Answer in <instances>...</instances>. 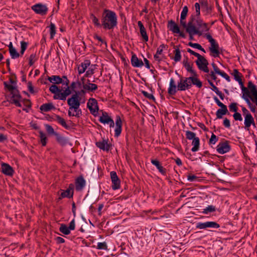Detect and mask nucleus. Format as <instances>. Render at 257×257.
<instances>
[{"instance_id":"9b49d317","label":"nucleus","mask_w":257,"mask_h":257,"mask_svg":"<svg viewBox=\"0 0 257 257\" xmlns=\"http://www.w3.org/2000/svg\"><path fill=\"white\" fill-rule=\"evenodd\" d=\"M99 121L103 124H107L109 125V127H113L114 126V122L113 120L109 116L108 113L106 112L102 113L101 116L99 118Z\"/></svg>"},{"instance_id":"2f4dec72","label":"nucleus","mask_w":257,"mask_h":257,"mask_svg":"<svg viewBox=\"0 0 257 257\" xmlns=\"http://www.w3.org/2000/svg\"><path fill=\"white\" fill-rule=\"evenodd\" d=\"M200 4L202 7L203 11L206 12V15L211 13V8L209 7L207 0H199Z\"/></svg>"},{"instance_id":"20e7f679","label":"nucleus","mask_w":257,"mask_h":257,"mask_svg":"<svg viewBox=\"0 0 257 257\" xmlns=\"http://www.w3.org/2000/svg\"><path fill=\"white\" fill-rule=\"evenodd\" d=\"M81 94L79 91L75 92L70 98L67 99V104L69 105L68 114L69 116L79 117L82 111L80 109V102L79 95Z\"/></svg>"},{"instance_id":"a211bd4d","label":"nucleus","mask_w":257,"mask_h":257,"mask_svg":"<svg viewBox=\"0 0 257 257\" xmlns=\"http://www.w3.org/2000/svg\"><path fill=\"white\" fill-rule=\"evenodd\" d=\"M90 66V61L89 60H85L79 65L78 66V73L81 75L86 71V69Z\"/></svg>"},{"instance_id":"13d9d810","label":"nucleus","mask_w":257,"mask_h":257,"mask_svg":"<svg viewBox=\"0 0 257 257\" xmlns=\"http://www.w3.org/2000/svg\"><path fill=\"white\" fill-rule=\"evenodd\" d=\"M97 248L98 249H107V245L105 242H98L97 245Z\"/></svg>"},{"instance_id":"473e14b6","label":"nucleus","mask_w":257,"mask_h":257,"mask_svg":"<svg viewBox=\"0 0 257 257\" xmlns=\"http://www.w3.org/2000/svg\"><path fill=\"white\" fill-rule=\"evenodd\" d=\"M48 79L51 83H53V85L59 84L63 82L62 78L58 75H52L48 77Z\"/></svg>"},{"instance_id":"338daca9","label":"nucleus","mask_w":257,"mask_h":257,"mask_svg":"<svg viewBox=\"0 0 257 257\" xmlns=\"http://www.w3.org/2000/svg\"><path fill=\"white\" fill-rule=\"evenodd\" d=\"M205 37L206 38V39L208 40L210 43L216 41L215 39H214L211 35L209 33H205Z\"/></svg>"},{"instance_id":"f704fd0d","label":"nucleus","mask_w":257,"mask_h":257,"mask_svg":"<svg viewBox=\"0 0 257 257\" xmlns=\"http://www.w3.org/2000/svg\"><path fill=\"white\" fill-rule=\"evenodd\" d=\"M54 120L65 128H69V126L66 123L65 120L58 115H56Z\"/></svg>"},{"instance_id":"5fc2aeb1","label":"nucleus","mask_w":257,"mask_h":257,"mask_svg":"<svg viewBox=\"0 0 257 257\" xmlns=\"http://www.w3.org/2000/svg\"><path fill=\"white\" fill-rule=\"evenodd\" d=\"M51 38H53L56 34V27L54 24L51 23L50 25Z\"/></svg>"},{"instance_id":"680f3d73","label":"nucleus","mask_w":257,"mask_h":257,"mask_svg":"<svg viewBox=\"0 0 257 257\" xmlns=\"http://www.w3.org/2000/svg\"><path fill=\"white\" fill-rule=\"evenodd\" d=\"M233 117L235 120H239V121L242 120V117L241 116V114L238 112H235L233 114Z\"/></svg>"},{"instance_id":"ddd939ff","label":"nucleus","mask_w":257,"mask_h":257,"mask_svg":"<svg viewBox=\"0 0 257 257\" xmlns=\"http://www.w3.org/2000/svg\"><path fill=\"white\" fill-rule=\"evenodd\" d=\"M210 44L209 50L210 52V55L214 58L218 57L220 54L219 44L216 41Z\"/></svg>"},{"instance_id":"49530a36","label":"nucleus","mask_w":257,"mask_h":257,"mask_svg":"<svg viewBox=\"0 0 257 257\" xmlns=\"http://www.w3.org/2000/svg\"><path fill=\"white\" fill-rule=\"evenodd\" d=\"M90 17L92 20V23L94 24L95 26L97 27L101 26V24H100L98 19L94 15L91 14Z\"/></svg>"},{"instance_id":"72a5a7b5","label":"nucleus","mask_w":257,"mask_h":257,"mask_svg":"<svg viewBox=\"0 0 257 257\" xmlns=\"http://www.w3.org/2000/svg\"><path fill=\"white\" fill-rule=\"evenodd\" d=\"M228 111L226 106L221 107V108L218 109L216 112L217 118H222L223 115L226 114L228 113Z\"/></svg>"},{"instance_id":"f257e3e1","label":"nucleus","mask_w":257,"mask_h":257,"mask_svg":"<svg viewBox=\"0 0 257 257\" xmlns=\"http://www.w3.org/2000/svg\"><path fill=\"white\" fill-rule=\"evenodd\" d=\"M189 25L187 33L191 36L195 35L201 36L209 30L207 23L204 22L200 18H195L193 15L189 18Z\"/></svg>"},{"instance_id":"4d7b16f0","label":"nucleus","mask_w":257,"mask_h":257,"mask_svg":"<svg viewBox=\"0 0 257 257\" xmlns=\"http://www.w3.org/2000/svg\"><path fill=\"white\" fill-rule=\"evenodd\" d=\"M229 108L230 111L236 112L237 111L238 108L237 107V103L233 102L229 105Z\"/></svg>"},{"instance_id":"e2e57ef3","label":"nucleus","mask_w":257,"mask_h":257,"mask_svg":"<svg viewBox=\"0 0 257 257\" xmlns=\"http://www.w3.org/2000/svg\"><path fill=\"white\" fill-rule=\"evenodd\" d=\"M142 93L146 97L148 98V99L152 100L155 99V97L152 94L149 93L145 91H142Z\"/></svg>"},{"instance_id":"6e6d98bb","label":"nucleus","mask_w":257,"mask_h":257,"mask_svg":"<svg viewBox=\"0 0 257 257\" xmlns=\"http://www.w3.org/2000/svg\"><path fill=\"white\" fill-rule=\"evenodd\" d=\"M5 87L11 92V93L14 92V90H18L15 86L12 84H8L6 82H4Z\"/></svg>"},{"instance_id":"4be33fe9","label":"nucleus","mask_w":257,"mask_h":257,"mask_svg":"<svg viewBox=\"0 0 257 257\" xmlns=\"http://www.w3.org/2000/svg\"><path fill=\"white\" fill-rule=\"evenodd\" d=\"M85 180L83 177H78L75 181V188L77 191H81L85 186Z\"/></svg>"},{"instance_id":"c9c22d12","label":"nucleus","mask_w":257,"mask_h":257,"mask_svg":"<svg viewBox=\"0 0 257 257\" xmlns=\"http://www.w3.org/2000/svg\"><path fill=\"white\" fill-rule=\"evenodd\" d=\"M192 145L193 146L191 151L193 152H197L199 150L200 146V140L198 137H196L192 140Z\"/></svg>"},{"instance_id":"4468645a","label":"nucleus","mask_w":257,"mask_h":257,"mask_svg":"<svg viewBox=\"0 0 257 257\" xmlns=\"http://www.w3.org/2000/svg\"><path fill=\"white\" fill-rule=\"evenodd\" d=\"M168 28L173 33L179 34L180 36L183 38L185 37L184 34L180 31L178 25L173 20H171L168 22Z\"/></svg>"},{"instance_id":"39448f33","label":"nucleus","mask_w":257,"mask_h":257,"mask_svg":"<svg viewBox=\"0 0 257 257\" xmlns=\"http://www.w3.org/2000/svg\"><path fill=\"white\" fill-rule=\"evenodd\" d=\"M192 84L199 88L202 86V82L197 77H181L177 83V90L178 91H185L189 89Z\"/></svg>"},{"instance_id":"3c124183","label":"nucleus","mask_w":257,"mask_h":257,"mask_svg":"<svg viewBox=\"0 0 257 257\" xmlns=\"http://www.w3.org/2000/svg\"><path fill=\"white\" fill-rule=\"evenodd\" d=\"M45 128L47 132L49 135H54V136H55V134L57 133L54 131V130L52 127V126L49 124H46Z\"/></svg>"},{"instance_id":"0e129e2a","label":"nucleus","mask_w":257,"mask_h":257,"mask_svg":"<svg viewBox=\"0 0 257 257\" xmlns=\"http://www.w3.org/2000/svg\"><path fill=\"white\" fill-rule=\"evenodd\" d=\"M196 227L198 229H206V222H198L196 224Z\"/></svg>"},{"instance_id":"9d476101","label":"nucleus","mask_w":257,"mask_h":257,"mask_svg":"<svg viewBox=\"0 0 257 257\" xmlns=\"http://www.w3.org/2000/svg\"><path fill=\"white\" fill-rule=\"evenodd\" d=\"M252 96L253 95L251 94V90L249 89V90L242 93V98L245 101L251 111L255 112L256 110L255 106L253 105L250 102L251 98H252Z\"/></svg>"},{"instance_id":"774afa93","label":"nucleus","mask_w":257,"mask_h":257,"mask_svg":"<svg viewBox=\"0 0 257 257\" xmlns=\"http://www.w3.org/2000/svg\"><path fill=\"white\" fill-rule=\"evenodd\" d=\"M208 82L209 84L212 86V90L214 91L216 93L218 92L219 91L218 88L215 86L212 82H211L210 80H208Z\"/></svg>"},{"instance_id":"393cba45","label":"nucleus","mask_w":257,"mask_h":257,"mask_svg":"<svg viewBox=\"0 0 257 257\" xmlns=\"http://www.w3.org/2000/svg\"><path fill=\"white\" fill-rule=\"evenodd\" d=\"M167 48V46L164 44H161L157 49L156 53L154 55V58L156 61L160 62L162 60L160 55L162 54L164 49Z\"/></svg>"},{"instance_id":"c756f323","label":"nucleus","mask_w":257,"mask_h":257,"mask_svg":"<svg viewBox=\"0 0 257 257\" xmlns=\"http://www.w3.org/2000/svg\"><path fill=\"white\" fill-rule=\"evenodd\" d=\"M253 120L254 118L251 114L244 116V128L249 131L251 123H253Z\"/></svg>"},{"instance_id":"864d4df0","label":"nucleus","mask_w":257,"mask_h":257,"mask_svg":"<svg viewBox=\"0 0 257 257\" xmlns=\"http://www.w3.org/2000/svg\"><path fill=\"white\" fill-rule=\"evenodd\" d=\"M28 46V43L25 41H22L21 42V51L20 53L21 55H23L25 51L26 50Z\"/></svg>"},{"instance_id":"dca6fc26","label":"nucleus","mask_w":257,"mask_h":257,"mask_svg":"<svg viewBox=\"0 0 257 257\" xmlns=\"http://www.w3.org/2000/svg\"><path fill=\"white\" fill-rule=\"evenodd\" d=\"M110 177L112 181L111 187L113 190H116L120 188V180L115 172H110Z\"/></svg>"},{"instance_id":"6e6552de","label":"nucleus","mask_w":257,"mask_h":257,"mask_svg":"<svg viewBox=\"0 0 257 257\" xmlns=\"http://www.w3.org/2000/svg\"><path fill=\"white\" fill-rule=\"evenodd\" d=\"M31 9L36 14L41 16L46 15L48 11L47 5L42 3L35 4L31 7Z\"/></svg>"},{"instance_id":"c85d7f7f","label":"nucleus","mask_w":257,"mask_h":257,"mask_svg":"<svg viewBox=\"0 0 257 257\" xmlns=\"http://www.w3.org/2000/svg\"><path fill=\"white\" fill-rule=\"evenodd\" d=\"M151 163L153 165L155 166L156 168L158 169L159 171L163 175H166V169L164 168L160 162L157 159H152L151 160Z\"/></svg>"},{"instance_id":"f3484780","label":"nucleus","mask_w":257,"mask_h":257,"mask_svg":"<svg viewBox=\"0 0 257 257\" xmlns=\"http://www.w3.org/2000/svg\"><path fill=\"white\" fill-rule=\"evenodd\" d=\"M15 91L11 93V100L12 103H14L17 106L22 107L21 103V96L18 90H14Z\"/></svg>"},{"instance_id":"bf43d9fd","label":"nucleus","mask_w":257,"mask_h":257,"mask_svg":"<svg viewBox=\"0 0 257 257\" xmlns=\"http://www.w3.org/2000/svg\"><path fill=\"white\" fill-rule=\"evenodd\" d=\"M180 24L185 29L187 33L188 29L189 28V22L186 24L185 19H182L181 18H180Z\"/></svg>"},{"instance_id":"603ef678","label":"nucleus","mask_w":257,"mask_h":257,"mask_svg":"<svg viewBox=\"0 0 257 257\" xmlns=\"http://www.w3.org/2000/svg\"><path fill=\"white\" fill-rule=\"evenodd\" d=\"M188 12V9L187 6H184L181 12L180 18H181L182 19H186Z\"/></svg>"},{"instance_id":"8fccbe9b","label":"nucleus","mask_w":257,"mask_h":257,"mask_svg":"<svg viewBox=\"0 0 257 257\" xmlns=\"http://www.w3.org/2000/svg\"><path fill=\"white\" fill-rule=\"evenodd\" d=\"M37 60L36 54H32L29 58V64L30 66H32Z\"/></svg>"},{"instance_id":"aec40b11","label":"nucleus","mask_w":257,"mask_h":257,"mask_svg":"<svg viewBox=\"0 0 257 257\" xmlns=\"http://www.w3.org/2000/svg\"><path fill=\"white\" fill-rule=\"evenodd\" d=\"M73 195V185L71 184L68 189L66 190H63L61 193L60 196L59 197V199H61L63 198H71Z\"/></svg>"},{"instance_id":"58836bf2","label":"nucleus","mask_w":257,"mask_h":257,"mask_svg":"<svg viewBox=\"0 0 257 257\" xmlns=\"http://www.w3.org/2000/svg\"><path fill=\"white\" fill-rule=\"evenodd\" d=\"M216 210V207L214 206L209 205L206 208H204L202 212L204 214H208L209 213L215 212Z\"/></svg>"},{"instance_id":"423d86ee","label":"nucleus","mask_w":257,"mask_h":257,"mask_svg":"<svg viewBox=\"0 0 257 257\" xmlns=\"http://www.w3.org/2000/svg\"><path fill=\"white\" fill-rule=\"evenodd\" d=\"M196 65L198 69L205 73L209 72L208 66V62L207 60L203 56L200 55L195 61Z\"/></svg>"},{"instance_id":"c03bdc74","label":"nucleus","mask_w":257,"mask_h":257,"mask_svg":"<svg viewBox=\"0 0 257 257\" xmlns=\"http://www.w3.org/2000/svg\"><path fill=\"white\" fill-rule=\"evenodd\" d=\"M175 56L174 57V60L175 62L180 61L181 59V52L179 48L176 49L174 51Z\"/></svg>"},{"instance_id":"ea45409f","label":"nucleus","mask_w":257,"mask_h":257,"mask_svg":"<svg viewBox=\"0 0 257 257\" xmlns=\"http://www.w3.org/2000/svg\"><path fill=\"white\" fill-rule=\"evenodd\" d=\"M96 69L95 65H90V66L88 68V70H86L85 77H88L91 76L94 73V70Z\"/></svg>"},{"instance_id":"37998d69","label":"nucleus","mask_w":257,"mask_h":257,"mask_svg":"<svg viewBox=\"0 0 257 257\" xmlns=\"http://www.w3.org/2000/svg\"><path fill=\"white\" fill-rule=\"evenodd\" d=\"M39 136L40 138V142L43 146H45L47 144V137L46 135L42 132H39Z\"/></svg>"},{"instance_id":"f03ea898","label":"nucleus","mask_w":257,"mask_h":257,"mask_svg":"<svg viewBox=\"0 0 257 257\" xmlns=\"http://www.w3.org/2000/svg\"><path fill=\"white\" fill-rule=\"evenodd\" d=\"M62 78L63 79L62 84L65 85L63 92H62L63 90L62 87H59L56 85H52L49 88L50 91L54 94L53 96L54 99L64 100L66 99V97L71 93V91L68 86L69 81L67 76H63Z\"/></svg>"},{"instance_id":"052dcab7","label":"nucleus","mask_w":257,"mask_h":257,"mask_svg":"<svg viewBox=\"0 0 257 257\" xmlns=\"http://www.w3.org/2000/svg\"><path fill=\"white\" fill-rule=\"evenodd\" d=\"M218 141V138L214 134H212L209 140V144L214 145Z\"/></svg>"},{"instance_id":"09e8293b","label":"nucleus","mask_w":257,"mask_h":257,"mask_svg":"<svg viewBox=\"0 0 257 257\" xmlns=\"http://www.w3.org/2000/svg\"><path fill=\"white\" fill-rule=\"evenodd\" d=\"M9 52L13 59L17 58L20 56V54L17 51L15 48L11 49V50L9 51Z\"/></svg>"},{"instance_id":"7c9ffc66","label":"nucleus","mask_w":257,"mask_h":257,"mask_svg":"<svg viewBox=\"0 0 257 257\" xmlns=\"http://www.w3.org/2000/svg\"><path fill=\"white\" fill-rule=\"evenodd\" d=\"M131 63L132 66L135 67H141L144 65L142 60L139 59L136 55L132 56Z\"/></svg>"},{"instance_id":"bb28decb","label":"nucleus","mask_w":257,"mask_h":257,"mask_svg":"<svg viewBox=\"0 0 257 257\" xmlns=\"http://www.w3.org/2000/svg\"><path fill=\"white\" fill-rule=\"evenodd\" d=\"M183 63L186 70L192 74L191 77L197 76L196 71L193 69L192 64L188 62L187 60H184Z\"/></svg>"},{"instance_id":"79ce46f5","label":"nucleus","mask_w":257,"mask_h":257,"mask_svg":"<svg viewBox=\"0 0 257 257\" xmlns=\"http://www.w3.org/2000/svg\"><path fill=\"white\" fill-rule=\"evenodd\" d=\"M200 4L199 3H196L194 4V7L195 10V15L194 16L195 18H200ZM193 16V15H192Z\"/></svg>"},{"instance_id":"7ed1b4c3","label":"nucleus","mask_w":257,"mask_h":257,"mask_svg":"<svg viewBox=\"0 0 257 257\" xmlns=\"http://www.w3.org/2000/svg\"><path fill=\"white\" fill-rule=\"evenodd\" d=\"M101 25L103 29H113L117 25V17L116 13L111 10L104 9L102 14Z\"/></svg>"},{"instance_id":"b1692460","label":"nucleus","mask_w":257,"mask_h":257,"mask_svg":"<svg viewBox=\"0 0 257 257\" xmlns=\"http://www.w3.org/2000/svg\"><path fill=\"white\" fill-rule=\"evenodd\" d=\"M212 68L213 69V71H211L210 73L208 74V77H210L211 79H213L214 81L217 80V77L216 76V74H218L220 72V70L217 67V66L213 62L211 64Z\"/></svg>"},{"instance_id":"f8f14e48","label":"nucleus","mask_w":257,"mask_h":257,"mask_svg":"<svg viewBox=\"0 0 257 257\" xmlns=\"http://www.w3.org/2000/svg\"><path fill=\"white\" fill-rule=\"evenodd\" d=\"M97 85L94 83L90 82L89 80H87L86 83H83V89H82L79 92L81 94H85L86 92H93L97 89Z\"/></svg>"},{"instance_id":"a878e982","label":"nucleus","mask_w":257,"mask_h":257,"mask_svg":"<svg viewBox=\"0 0 257 257\" xmlns=\"http://www.w3.org/2000/svg\"><path fill=\"white\" fill-rule=\"evenodd\" d=\"M177 90V85H176L174 79L172 78L170 81L168 92L170 95H174L176 94Z\"/></svg>"},{"instance_id":"1a4fd4ad","label":"nucleus","mask_w":257,"mask_h":257,"mask_svg":"<svg viewBox=\"0 0 257 257\" xmlns=\"http://www.w3.org/2000/svg\"><path fill=\"white\" fill-rule=\"evenodd\" d=\"M231 74L233 76L234 79L238 82L240 86L242 93L249 90L248 87L247 88L244 87L241 79L242 75L238 71L237 69H233Z\"/></svg>"},{"instance_id":"2eb2a0df","label":"nucleus","mask_w":257,"mask_h":257,"mask_svg":"<svg viewBox=\"0 0 257 257\" xmlns=\"http://www.w3.org/2000/svg\"><path fill=\"white\" fill-rule=\"evenodd\" d=\"M230 150V146L227 141L219 143L217 146V151L220 154L227 153Z\"/></svg>"},{"instance_id":"e433bc0d","label":"nucleus","mask_w":257,"mask_h":257,"mask_svg":"<svg viewBox=\"0 0 257 257\" xmlns=\"http://www.w3.org/2000/svg\"><path fill=\"white\" fill-rule=\"evenodd\" d=\"M55 106L52 103H44L40 106V110L42 111L47 112L54 109Z\"/></svg>"},{"instance_id":"6ab92c4d","label":"nucleus","mask_w":257,"mask_h":257,"mask_svg":"<svg viewBox=\"0 0 257 257\" xmlns=\"http://www.w3.org/2000/svg\"><path fill=\"white\" fill-rule=\"evenodd\" d=\"M1 168L2 173L5 175L11 176L14 173L13 168L7 163H2Z\"/></svg>"},{"instance_id":"a18cd8bd","label":"nucleus","mask_w":257,"mask_h":257,"mask_svg":"<svg viewBox=\"0 0 257 257\" xmlns=\"http://www.w3.org/2000/svg\"><path fill=\"white\" fill-rule=\"evenodd\" d=\"M206 222V228H218L220 227L219 224L214 221H207Z\"/></svg>"},{"instance_id":"4c0bfd02","label":"nucleus","mask_w":257,"mask_h":257,"mask_svg":"<svg viewBox=\"0 0 257 257\" xmlns=\"http://www.w3.org/2000/svg\"><path fill=\"white\" fill-rule=\"evenodd\" d=\"M59 230L62 233L65 235H68L70 233V229L64 224H61L59 228Z\"/></svg>"},{"instance_id":"a19ab883","label":"nucleus","mask_w":257,"mask_h":257,"mask_svg":"<svg viewBox=\"0 0 257 257\" xmlns=\"http://www.w3.org/2000/svg\"><path fill=\"white\" fill-rule=\"evenodd\" d=\"M55 136L56 138L57 142L61 145L63 146L66 144L67 141L64 137L61 136L58 133L56 134Z\"/></svg>"},{"instance_id":"de8ad7c7","label":"nucleus","mask_w":257,"mask_h":257,"mask_svg":"<svg viewBox=\"0 0 257 257\" xmlns=\"http://www.w3.org/2000/svg\"><path fill=\"white\" fill-rule=\"evenodd\" d=\"M186 137L188 140H193L196 138V134L190 131H186Z\"/></svg>"},{"instance_id":"0eeeda50","label":"nucleus","mask_w":257,"mask_h":257,"mask_svg":"<svg viewBox=\"0 0 257 257\" xmlns=\"http://www.w3.org/2000/svg\"><path fill=\"white\" fill-rule=\"evenodd\" d=\"M87 107L93 115L95 116L97 115L99 107L98 102L95 98H90L88 99L87 103Z\"/></svg>"},{"instance_id":"5701e85b","label":"nucleus","mask_w":257,"mask_h":257,"mask_svg":"<svg viewBox=\"0 0 257 257\" xmlns=\"http://www.w3.org/2000/svg\"><path fill=\"white\" fill-rule=\"evenodd\" d=\"M96 146L103 151H108L110 149V145L108 143V140H103L96 143Z\"/></svg>"},{"instance_id":"69168bd1","label":"nucleus","mask_w":257,"mask_h":257,"mask_svg":"<svg viewBox=\"0 0 257 257\" xmlns=\"http://www.w3.org/2000/svg\"><path fill=\"white\" fill-rule=\"evenodd\" d=\"M188 45L193 48L197 49L198 50H199V49L201 48V46L199 44H198V43H193L192 42H189L188 43Z\"/></svg>"},{"instance_id":"cd10ccee","label":"nucleus","mask_w":257,"mask_h":257,"mask_svg":"<svg viewBox=\"0 0 257 257\" xmlns=\"http://www.w3.org/2000/svg\"><path fill=\"white\" fill-rule=\"evenodd\" d=\"M138 25L140 28L141 35L142 37L143 40L145 42L148 41L149 37L147 35L146 30L145 27L144 26L143 23H142L141 21H138Z\"/></svg>"},{"instance_id":"412c9836","label":"nucleus","mask_w":257,"mask_h":257,"mask_svg":"<svg viewBox=\"0 0 257 257\" xmlns=\"http://www.w3.org/2000/svg\"><path fill=\"white\" fill-rule=\"evenodd\" d=\"M122 130V121L121 119L119 116H117L115 120V128L114 130L115 132V136L117 137H118L121 132Z\"/></svg>"}]
</instances>
